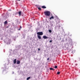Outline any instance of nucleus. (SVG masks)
Returning <instances> with one entry per match:
<instances>
[{"label": "nucleus", "instance_id": "7", "mask_svg": "<svg viewBox=\"0 0 80 80\" xmlns=\"http://www.w3.org/2000/svg\"><path fill=\"white\" fill-rule=\"evenodd\" d=\"M20 61H19V60H17V64H20Z\"/></svg>", "mask_w": 80, "mask_h": 80}, {"label": "nucleus", "instance_id": "18", "mask_svg": "<svg viewBox=\"0 0 80 80\" xmlns=\"http://www.w3.org/2000/svg\"><path fill=\"white\" fill-rule=\"evenodd\" d=\"M50 70H53V68H50Z\"/></svg>", "mask_w": 80, "mask_h": 80}, {"label": "nucleus", "instance_id": "1", "mask_svg": "<svg viewBox=\"0 0 80 80\" xmlns=\"http://www.w3.org/2000/svg\"><path fill=\"white\" fill-rule=\"evenodd\" d=\"M46 16H49L51 14V12L49 11L45 12H44Z\"/></svg>", "mask_w": 80, "mask_h": 80}, {"label": "nucleus", "instance_id": "5", "mask_svg": "<svg viewBox=\"0 0 80 80\" xmlns=\"http://www.w3.org/2000/svg\"><path fill=\"white\" fill-rule=\"evenodd\" d=\"M16 61H17V59H14V60H13V63H14L15 64V63H16V62H17Z\"/></svg>", "mask_w": 80, "mask_h": 80}, {"label": "nucleus", "instance_id": "17", "mask_svg": "<svg viewBox=\"0 0 80 80\" xmlns=\"http://www.w3.org/2000/svg\"><path fill=\"white\" fill-rule=\"evenodd\" d=\"M47 60L48 61H49L50 60V58H48Z\"/></svg>", "mask_w": 80, "mask_h": 80}, {"label": "nucleus", "instance_id": "9", "mask_svg": "<svg viewBox=\"0 0 80 80\" xmlns=\"http://www.w3.org/2000/svg\"><path fill=\"white\" fill-rule=\"evenodd\" d=\"M42 8L43 9H45L46 8V7H45V6H43L42 7Z\"/></svg>", "mask_w": 80, "mask_h": 80}, {"label": "nucleus", "instance_id": "10", "mask_svg": "<svg viewBox=\"0 0 80 80\" xmlns=\"http://www.w3.org/2000/svg\"><path fill=\"white\" fill-rule=\"evenodd\" d=\"M4 24L5 25H7L8 24V22H7V21L5 22Z\"/></svg>", "mask_w": 80, "mask_h": 80}, {"label": "nucleus", "instance_id": "20", "mask_svg": "<svg viewBox=\"0 0 80 80\" xmlns=\"http://www.w3.org/2000/svg\"><path fill=\"white\" fill-rule=\"evenodd\" d=\"M38 50L39 51H40V48H38Z\"/></svg>", "mask_w": 80, "mask_h": 80}, {"label": "nucleus", "instance_id": "16", "mask_svg": "<svg viewBox=\"0 0 80 80\" xmlns=\"http://www.w3.org/2000/svg\"><path fill=\"white\" fill-rule=\"evenodd\" d=\"M52 42V40H51L49 41V43H51Z\"/></svg>", "mask_w": 80, "mask_h": 80}, {"label": "nucleus", "instance_id": "23", "mask_svg": "<svg viewBox=\"0 0 80 80\" xmlns=\"http://www.w3.org/2000/svg\"><path fill=\"white\" fill-rule=\"evenodd\" d=\"M78 60H80V58H78Z\"/></svg>", "mask_w": 80, "mask_h": 80}, {"label": "nucleus", "instance_id": "13", "mask_svg": "<svg viewBox=\"0 0 80 80\" xmlns=\"http://www.w3.org/2000/svg\"><path fill=\"white\" fill-rule=\"evenodd\" d=\"M60 72H57V74L58 75H59V74H60Z\"/></svg>", "mask_w": 80, "mask_h": 80}, {"label": "nucleus", "instance_id": "12", "mask_svg": "<svg viewBox=\"0 0 80 80\" xmlns=\"http://www.w3.org/2000/svg\"><path fill=\"white\" fill-rule=\"evenodd\" d=\"M48 31H49V33H52V30H49Z\"/></svg>", "mask_w": 80, "mask_h": 80}, {"label": "nucleus", "instance_id": "6", "mask_svg": "<svg viewBox=\"0 0 80 80\" xmlns=\"http://www.w3.org/2000/svg\"><path fill=\"white\" fill-rule=\"evenodd\" d=\"M37 37H38V39L40 40L41 39V37L40 36V35H37Z\"/></svg>", "mask_w": 80, "mask_h": 80}, {"label": "nucleus", "instance_id": "3", "mask_svg": "<svg viewBox=\"0 0 80 80\" xmlns=\"http://www.w3.org/2000/svg\"><path fill=\"white\" fill-rule=\"evenodd\" d=\"M43 38L44 39H46L48 38V37H47L46 36H43Z\"/></svg>", "mask_w": 80, "mask_h": 80}, {"label": "nucleus", "instance_id": "14", "mask_svg": "<svg viewBox=\"0 0 80 80\" xmlns=\"http://www.w3.org/2000/svg\"><path fill=\"white\" fill-rule=\"evenodd\" d=\"M38 9H39V11H40V10H41V8H38Z\"/></svg>", "mask_w": 80, "mask_h": 80}, {"label": "nucleus", "instance_id": "15", "mask_svg": "<svg viewBox=\"0 0 80 80\" xmlns=\"http://www.w3.org/2000/svg\"><path fill=\"white\" fill-rule=\"evenodd\" d=\"M54 68H57V66H55Z\"/></svg>", "mask_w": 80, "mask_h": 80}, {"label": "nucleus", "instance_id": "24", "mask_svg": "<svg viewBox=\"0 0 80 80\" xmlns=\"http://www.w3.org/2000/svg\"><path fill=\"white\" fill-rule=\"evenodd\" d=\"M52 70H53V71H54V69H52Z\"/></svg>", "mask_w": 80, "mask_h": 80}, {"label": "nucleus", "instance_id": "22", "mask_svg": "<svg viewBox=\"0 0 80 80\" xmlns=\"http://www.w3.org/2000/svg\"><path fill=\"white\" fill-rule=\"evenodd\" d=\"M17 0L18 1H21V0Z\"/></svg>", "mask_w": 80, "mask_h": 80}, {"label": "nucleus", "instance_id": "21", "mask_svg": "<svg viewBox=\"0 0 80 80\" xmlns=\"http://www.w3.org/2000/svg\"><path fill=\"white\" fill-rule=\"evenodd\" d=\"M20 30H21V29L20 28H19V29H18V30L20 31Z\"/></svg>", "mask_w": 80, "mask_h": 80}, {"label": "nucleus", "instance_id": "2", "mask_svg": "<svg viewBox=\"0 0 80 80\" xmlns=\"http://www.w3.org/2000/svg\"><path fill=\"white\" fill-rule=\"evenodd\" d=\"M37 34L38 35H41L42 36L43 34V32H38L37 33Z\"/></svg>", "mask_w": 80, "mask_h": 80}, {"label": "nucleus", "instance_id": "11", "mask_svg": "<svg viewBox=\"0 0 80 80\" xmlns=\"http://www.w3.org/2000/svg\"><path fill=\"white\" fill-rule=\"evenodd\" d=\"M31 78V77H28V78H27V80H29V79H30Z\"/></svg>", "mask_w": 80, "mask_h": 80}, {"label": "nucleus", "instance_id": "19", "mask_svg": "<svg viewBox=\"0 0 80 80\" xmlns=\"http://www.w3.org/2000/svg\"><path fill=\"white\" fill-rule=\"evenodd\" d=\"M20 29H22V26H20Z\"/></svg>", "mask_w": 80, "mask_h": 80}, {"label": "nucleus", "instance_id": "4", "mask_svg": "<svg viewBox=\"0 0 80 80\" xmlns=\"http://www.w3.org/2000/svg\"><path fill=\"white\" fill-rule=\"evenodd\" d=\"M54 17L53 16H52V17H51L50 18H49V19L51 20L52 19H54Z\"/></svg>", "mask_w": 80, "mask_h": 80}, {"label": "nucleus", "instance_id": "8", "mask_svg": "<svg viewBox=\"0 0 80 80\" xmlns=\"http://www.w3.org/2000/svg\"><path fill=\"white\" fill-rule=\"evenodd\" d=\"M22 12L20 11L18 12V14L19 15V16H21Z\"/></svg>", "mask_w": 80, "mask_h": 80}]
</instances>
